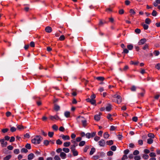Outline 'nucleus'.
I'll return each instance as SVG.
<instances>
[{
	"instance_id": "nucleus-1",
	"label": "nucleus",
	"mask_w": 160,
	"mask_h": 160,
	"mask_svg": "<svg viewBox=\"0 0 160 160\" xmlns=\"http://www.w3.org/2000/svg\"><path fill=\"white\" fill-rule=\"evenodd\" d=\"M42 139V138L40 135L36 136L32 140V143L35 144H39Z\"/></svg>"
},
{
	"instance_id": "nucleus-2",
	"label": "nucleus",
	"mask_w": 160,
	"mask_h": 160,
	"mask_svg": "<svg viewBox=\"0 0 160 160\" xmlns=\"http://www.w3.org/2000/svg\"><path fill=\"white\" fill-rule=\"evenodd\" d=\"M49 118L52 121L54 120H58L60 119V118L57 115H56L54 116L50 115Z\"/></svg>"
},
{
	"instance_id": "nucleus-3",
	"label": "nucleus",
	"mask_w": 160,
	"mask_h": 160,
	"mask_svg": "<svg viewBox=\"0 0 160 160\" xmlns=\"http://www.w3.org/2000/svg\"><path fill=\"white\" fill-rule=\"evenodd\" d=\"M96 132H92L91 133L88 132L87 133L86 135V137L87 138H91L95 136L96 135Z\"/></svg>"
},
{
	"instance_id": "nucleus-4",
	"label": "nucleus",
	"mask_w": 160,
	"mask_h": 160,
	"mask_svg": "<svg viewBox=\"0 0 160 160\" xmlns=\"http://www.w3.org/2000/svg\"><path fill=\"white\" fill-rule=\"evenodd\" d=\"M0 142H1V146L2 147H6L8 144L7 142L5 141L4 139H0Z\"/></svg>"
},
{
	"instance_id": "nucleus-5",
	"label": "nucleus",
	"mask_w": 160,
	"mask_h": 160,
	"mask_svg": "<svg viewBox=\"0 0 160 160\" xmlns=\"http://www.w3.org/2000/svg\"><path fill=\"white\" fill-rule=\"evenodd\" d=\"M98 143L100 147H104L106 145L105 141L104 140L102 139L98 142Z\"/></svg>"
},
{
	"instance_id": "nucleus-6",
	"label": "nucleus",
	"mask_w": 160,
	"mask_h": 160,
	"mask_svg": "<svg viewBox=\"0 0 160 160\" xmlns=\"http://www.w3.org/2000/svg\"><path fill=\"white\" fill-rule=\"evenodd\" d=\"M60 137L61 138L64 140H69L70 138L68 135H64L63 134L60 135Z\"/></svg>"
},
{
	"instance_id": "nucleus-7",
	"label": "nucleus",
	"mask_w": 160,
	"mask_h": 160,
	"mask_svg": "<svg viewBox=\"0 0 160 160\" xmlns=\"http://www.w3.org/2000/svg\"><path fill=\"white\" fill-rule=\"evenodd\" d=\"M86 101L88 102H90L91 104L94 105L95 104L96 102L95 99H91L89 98H88L86 99Z\"/></svg>"
},
{
	"instance_id": "nucleus-8",
	"label": "nucleus",
	"mask_w": 160,
	"mask_h": 160,
	"mask_svg": "<svg viewBox=\"0 0 160 160\" xmlns=\"http://www.w3.org/2000/svg\"><path fill=\"white\" fill-rule=\"evenodd\" d=\"M102 115V113L100 112L99 114L96 115L94 116V119L95 120L97 121H98L100 120V116Z\"/></svg>"
},
{
	"instance_id": "nucleus-9",
	"label": "nucleus",
	"mask_w": 160,
	"mask_h": 160,
	"mask_svg": "<svg viewBox=\"0 0 160 160\" xmlns=\"http://www.w3.org/2000/svg\"><path fill=\"white\" fill-rule=\"evenodd\" d=\"M34 157V155L32 153H31L28 155V160H31Z\"/></svg>"
},
{
	"instance_id": "nucleus-10",
	"label": "nucleus",
	"mask_w": 160,
	"mask_h": 160,
	"mask_svg": "<svg viewBox=\"0 0 160 160\" xmlns=\"http://www.w3.org/2000/svg\"><path fill=\"white\" fill-rule=\"evenodd\" d=\"M147 40L145 38H142L141 39L140 41L138 42V45H141L144 44L146 42Z\"/></svg>"
},
{
	"instance_id": "nucleus-11",
	"label": "nucleus",
	"mask_w": 160,
	"mask_h": 160,
	"mask_svg": "<svg viewBox=\"0 0 160 160\" xmlns=\"http://www.w3.org/2000/svg\"><path fill=\"white\" fill-rule=\"evenodd\" d=\"M45 31L48 33H50L52 31V28L51 27L48 26L46 27Z\"/></svg>"
},
{
	"instance_id": "nucleus-12",
	"label": "nucleus",
	"mask_w": 160,
	"mask_h": 160,
	"mask_svg": "<svg viewBox=\"0 0 160 160\" xmlns=\"http://www.w3.org/2000/svg\"><path fill=\"white\" fill-rule=\"evenodd\" d=\"M60 156L62 159H64L66 158L67 155L66 153L63 152H61L60 153Z\"/></svg>"
},
{
	"instance_id": "nucleus-13",
	"label": "nucleus",
	"mask_w": 160,
	"mask_h": 160,
	"mask_svg": "<svg viewBox=\"0 0 160 160\" xmlns=\"http://www.w3.org/2000/svg\"><path fill=\"white\" fill-rule=\"evenodd\" d=\"M112 108V106L110 104H108L107 106L105 108V109L106 111H110Z\"/></svg>"
},
{
	"instance_id": "nucleus-14",
	"label": "nucleus",
	"mask_w": 160,
	"mask_h": 160,
	"mask_svg": "<svg viewBox=\"0 0 160 160\" xmlns=\"http://www.w3.org/2000/svg\"><path fill=\"white\" fill-rule=\"evenodd\" d=\"M71 151L72 152L74 156H76L78 155V152L76 149Z\"/></svg>"
},
{
	"instance_id": "nucleus-15",
	"label": "nucleus",
	"mask_w": 160,
	"mask_h": 160,
	"mask_svg": "<svg viewBox=\"0 0 160 160\" xmlns=\"http://www.w3.org/2000/svg\"><path fill=\"white\" fill-rule=\"evenodd\" d=\"M117 102L118 103H120L122 102V98L119 95V96H117Z\"/></svg>"
},
{
	"instance_id": "nucleus-16",
	"label": "nucleus",
	"mask_w": 160,
	"mask_h": 160,
	"mask_svg": "<svg viewBox=\"0 0 160 160\" xmlns=\"http://www.w3.org/2000/svg\"><path fill=\"white\" fill-rule=\"evenodd\" d=\"M96 79L97 80L100 81H103L105 78L103 77H98L96 78Z\"/></svg>"
},
{
	"instance_id": "nucleus-17",
	"label": "nucleus",
	"mask_w": 160,
	"mask_h": 160,
	"mask_svg": "<svg viewBox=\"0 0 160 160\" xmlns=\"http://www.w3.org/2000/svg\"><path fill=\"white\" fill-rule=\"evenodd\" d=\"M109 137V135L107 132H105L103 134V137L107 139Z\"/></svg>"
},
{
	"instance_id": "nucleus-18",
	"label": "nucleus",
	"mask_w": 160,
	"mask_h": 160,
	"mask_svg": "<svg viewBox=\"0 0 160 160\" xmlns=\"http://www.w3.org/2000/svg\"><path fill=\"white\" fill-rule=\"evenodd\" d=\"M64 114V116L66 118H69L70 117V112L68 111H66L65 112Z\"/></svg>"
},
{
	"instance_id": "nucleus-19",
	"label": "nucleus",
	"mask_w": 160,
	"mask_h": 160,
	"mask_svg": "<svg viewBox=\"0 0 160 160\" xmlns=\"http://www.w3.org/2000/svg\"><path fill=\"white\" fill-rule=\"evenodd\" d=\"M71 143L70 142H65L63 143V146L65 147H68L70 146Z\"/></svg>"
},
{
	"instance_id": "nucleus-20",
	"label": "nucleus",
	"mask_w": 160,
	"mask_h": 160,
	"mask_svg": "<svg viewBox=\"0 0 160 160\" xmlns=\"http://www.w3.org/2000/svg\"><path fill=\"white\" fill-rule=\"evenodd\" d=\"M60 107L58 105L56 104H55L54 105V109L55 111H59L60 110Z\"/></svg>"
},
{
	"instance_id": "nucleus-21",
	"label": "nucleus",
	"mask_w": 160,
	"mask_h": 160,
	"mask_svg": "<svg viewBox=\"0 0 160 160\" xmlns=\"http://www.w3.org/2000/svg\"><path fill=\"white\" fill-rule=\"evenodd\" d=\"M106 22L105 21H102V20H100L99 21L98 25L99 26H102L103 24L106 23Z\"/></svg>"
},
{
	"instance_id": "nucleus-22",
	"label": "nucleus",
	"mask_w": 160,
	"mask_h": 160,
	"mask_svg": "<svg viewBox=\"0 0 160 160\" xmlns=\"http://www.w3.org/2000/svg\"><path fill=\"white\" fill-rule=\"evenodd\" d=\"M95 151V149L94 148H92L89 154L90 155H92Z\"/></svg>"
},
{
	"instance_id": "nucleus-23",
	"label": "nucleus",
	"mask_w": 160,
	"mask_h": 160,
	"mask_svg": "<svg viewBox=\"0 0 160 160\" xmlns=\"http://www.w3.org/2000/svg\"><path fill=\"white\" fill-rule=\"evenodd\" d=\"M106 144L108 145H111L113 144V141L112 140L108 141L106 142Z\"/></svg>"
},
{
	"instance_id": "nucleus-24",
	"label": "nucleus",
	"mask_w": 160,
	"mask_h": 160,
	"mask_svg": "<svg viewBox=\"0 0 160 160\" xmlns=\"http://www.w3.org/2000/svg\"><path fill=\"white\" fill-rule=\"evenodd\" d=\"M78 145L77 144L71 145L70 146L71 150L72 151L74 150H75V148Z\"/></svg>"
},
{
	"instance_id": "nucleus-25",
	"label": "nucleus",
	"mask_w": 160,
	"mask_h": 160,
	"mask_svg": "<svg viewBox=\"0 0 160 160\" xmlns=\"http://www.w3.org/2000/svg\"><path fill=\"white\" fill-rule=\"evenodd\" d=\"M153 142V140L151 138H149L147 139V143L149 144H151Z\"/></svg>"
},
{
	"instance_id": "nucleus-26",
	"label": "nucleus",
	"mask_w": 160,
	"mask_h": 160,
	"mask_svg": "<svg viewBox=\"0 0 160 160\" xmlns=\"http://www.w3.org/2000/svg\"><path fill=\"white\" fill-rule=\"evenodd\" d=\"M12 157L11 155H8L3 158V160H9Z\"/></svg>"
},
{
	"instance_id": "nucleus-27",
	"label": "nucleus",
	"mask_w": 160,
	"mask_h": 160,
	"mask_svg": "<svg viewBox=\"0 0 160 160\" xmlns=\"http://www.w3.org/2000/svg\"><path fill=\"white\" fill-rule=\"evenodd\" d=\"M151 22V20L149 18H147L145 20L146 23L149 24Z\"/></svg>"
},
{
	"instance_id": "nucleus-28",
	"label": "nucleus",
	"mask_w": 160,
	"mask_h": 160,
	"mask_svg": "<svg viewBox=\"0 0 160 160\" xmlns=\"http://www.w3.org/2000/svg\"><path fill=\"white\" fill-rule=\"evenodd\" d=\"M85 141H82L80 142L79 144V146L80 147H82L85 144Z\"/></svg>"
},
{
	"instance_id": "nucleus-29",
	"label": "nucleus",
	"mask_w": 160,
	"mask_h": 160,
	"mask_svg": "<svg viewBox=\"0 0 160 160\" xmlns=\"http://www.w3.org/2000/svg\"><path fill=\"white\" fill-rule=\"evenodd\" d=\"M62 150L66 153H68L70 151V150L68 148H62Z\"/></svg>"
},
{
	"instance_id": "nucleus-30",
	"label": "nucleus",
	"mask_w": 160,
	"mask_h": 160,
	"mask_svg": "<svg viewBox=\"0 0 160 160\" xmlns=\"http://www.w3.org/2000/svg\"><path fill=\"white\" fill-rule=\"evenodd\" d=\"M139 63V62L138 61L134 62L133 61H131L130 62V63L131 64H133L134 65H137Z\"/></svg>"
},
{
	"instance_id": "nucleus-31",
	"label": "nucleus",
	"mask_w": 160,
	"mask_h": 160,
	"mask_svg": "<svg viewBox=\"0 0 160 160\" xmlns=\"http://www.w3.org/2000/svg\"><path fill=\"white\" fill-rule=\"evenodd\" d=\"M129 12L131 14V15H134L136 13L135 11L132 9H130Z\"/></svg>"
},
{
	"instance_id": "nucleus-32",
	"label": "nucleus",
	"mask_w": 160,
	"mask_h": 160,
	"mask_svg": "<svg viewBox=\"0 0 160 160\" xmlns=\"http://www.w3.org/2000/svg\"><path fill=\"white\" fill-rule=\"evenodd\" d=\"M82 122L83 126L84 127H85L87 125V121L86 120H82Z\"/></svg>"
},
{
	"instance_id": "nucleus-33",
	"label": "nucleus",
	"mask_w": 160,
	"mask_h": 160,
	"mask_svg": "<svg viewBox=\"0 0 160 160\" xmlns=\"http://www.w3.org/2000/svg\"><path fill=\"white\" fill-rule=\"evenodd\" d=\"M111 117V114L110 113H108L107 116V118H108V119L112 121V118Z\"/></svg>"
},
{
	"instance_id": "nucleus-34",
	"label": "nucleus",
	"mask_w": 160,
	"mask_h": 160,
	"mask_svg": "<svg viewBox=\"0 0 160 160\" xmlns=\"http://www.w3.org/2000/svg\"><path fill=\"white\" fill-rule=\"evenodd\" d=\"M52 128L53 130L57 131L58 130V127L56 124H54L52 126Z\"/></svg>"
},
{
	"instance_id": "nucleus-35",
	"label": "nucleus",
	"mask_w": 160,
	"mask_h": 160,
	"mask_svg": "<svg viewBox=\"0 0 160 160\" xmlns=\"http://www.w3.org/2000/svg\"><path fill=\"white\" fill-rule=\"evenodd\" d=\"M56 143L58 145H61L62 142L59 139H58L56 141Z\"/></svg>"
},
{
	"instance_id": "nucleus-36",
	"label": "nucleus",
	"mask_w": 160,
	"mask_h": 160,
	"mask_svg": "<svg viewBox=\"0 0 160 160\" xmlns=\"http://www.w3.org/2000/svg\"><path fill=\"white\" fill-rule=\"evenodd\" d=\"M148 136L151 138H154V134L152 133H149L148 134Z\"/></svg>"
},
{
	"instance_id": "nucleus-37",
	"label": "nucleus",
	"mask_w": 160,
	"mask_h": 160,
	"mask_svg": "<svg viewBox=\"0 0 160 160\" xmlns=\"http://www.w3.org/2000/svg\"><path fill=\"white\" fill-rule=\"evenodd\" d=\"M157 11L155 10H153L152 13V15L153 16H156L157 15Z\"/></svg>"
},
{
	"instance_id": "nucleus-38",
	"label": "nucleus",
	"mask_w": 160,
	"mask_h": 160,
	"mask_svg": "<svg viewBox=\"0 0 160 160\" xmlns=\"http://www.w3.org/2000/svg\"><path fill=\"white\" fill-rule=\"evenodd\" d=\"M21 152H24L26 153L28 152V150L26 148H23L21 149Z\"/></svg>"
},
{
	"instance_id": "nucleus-39",
	"label": "nucleus",
	"mask_w": 160,
	"mask_h": 160,
	"mask_svg": "<svg viewBox=\"0 0 160 160\" xmlns=\"http://www.w3.org/2000/svg\"><path fill=\"white\" fill-rule=\"evenodd\" d=\"M142 158L145 160L148 159L149 158V156L147 154H144L142 156Z\"/></svg>"
},
{
	"instance_id": "nucleus-40",
	"label": "nucleus",
	"mask_w": 160,
	"mask_h": 160,
	"mask_svg": "<svg viewBox=\"0 0 160 160\" xmlns=\"http://www.w3.org/2000/svg\"><path fill=\"white\" fill-rule=\"evenodd\" d=\"M65 39V37L64 35H62L60 36L59 38V40L60 41H63Z\"/></svg>"
},
{
	"instance_id": "nucleus-41",
	"label": "nucleus",
	"mask_w": 160,
	"mask_h": 160,
	"mask_svg": "<svg viewBox=\"0 0 160 160\" xmlns=\"http://www.w3.org/2000/svg\"><path fill=\"white\" fill-rule=\"evenodd\" d=\"M17 128L19 130H22L24 129L22 125H17Z\"/></svg>"
},
{
	"instance_id": "nucleus-42",
	"label": "nucleus",
	"mask_w": 160,
	"mask_h": 160,
	"mask_svg": "<svg viewBox=\"0 0 160 160\" xmlns=\"http://www.w3.org/2000/svg\"><path fill=\"white\" fill-rule=\"evenodd\" d=\"M25 147L28 149H30L31 148V146L30 144L27 143Z\"/></svg>"
},
{
	"instance_id": "nucleus-43",
	"label": "nucleus",
	"mask_w": 160,
	"mask_h": 160,
	"mask_svg": "<svg viewBox=\"0 0 160 160\" xmlns=\"http://www.w3.org/2000/svg\"><path fill=\"white\" fill-rule=\"evenodd\" d=\"M141 157L140 156H136L134 157V159L135 160H140L141 159Z\"/></svg>"
},
{
	"instance_id": "nucleus-44",
	"label": "nucleus",
	"mask_w": 160,
	"mask_h": 160,
	"mask_svg": "<svg viewBox=\"0 0 160 160\" xmlns=\"http://www.w3.org/2000/svg\"><path fill=\"white\" fill-rule=\"evenodd\" d=\"M139 153V151L138 150H135L133 152V155H138Z\"/></svg>"
},
{
	"instance_id": "nucleus-45",
	"label": "nucleus",
	"mask_w": 160,
	"mask_h": 160,
	"mask_svg": "<svg viewBox=\"0 0 160 160\" xmlns=\"http://www.w3.org/2000/svg\"><path fill=\"white\" fill-rule=\"evenodd\" d=\"M127 48L129 50H131L133 48V46L132 44L128 45L127 46Z\"/></svg>"
},
{
	"instance_id": "nucleus-46",
	"label": "nucleus",
	"mask_w": 160,
	"mask_h": 160,
	"mask_svg": "<svg viewBox=\"0 0 160 160\" xmlns=\"http://www.w3.org/2000/svg\"><path fill=\"white\" fill-rule=\"evenodd\" d=\"M136 88L134 86H132L130 88V89L132 91H135L136 90Z\"/></svg>"
},
{
	"instance_id": "nucleus-47",
	"label": "nucleus",
	"mask_w": 160,
	"mask_h": 160,
	"mask_svg": "<svg viewBox=\"0 0 160 160\" xmlns=\"http://www.w3.org/2000/svg\"><path fill=\"white\" fill-rule=\"evenodd\" d=\"M149 156L151 157H155L156 156V154L155 153L153 152H151L149 154Z\"/></svg>"
},
{
	"instance_id": "nucleus-48",
	"label": "nucleus",
	"mask_w": 160,
	"mask_h": 160,
	"mask_svg": "<svg viewBox=\"0 0 160 160\" xmlns=\"http://www.w3.org/2000/svg\"><path fill=\"white\" fill-rule=\"evenodd\" d=\"M111 149L112 150L114 151H116V147L115 146H112L111 147Z\"/></svg>"
},
{
	"instance_id": "nucleus-49",
	"label": "nucleus",
	"mask_w": 160,
	"mask_h": 160,
	"mask_svg": "<svg viewBox=\"0 0 160 160\" xmlns=\"http://www.w3.org/2000/svg\"><path fill=\"white\" fill-rule=\"evenodd\" d=\"M141 30L140 29L137 28L135 29V32L136 33L139 34L141 32Z\"/></svg>"
},
{
	"instance_id": "nucleus-50",
	"label": "nucleus",
	"mask_w": 160,
	"mask_h": 160,
	"mask_svg": "<svg viewBox=\"0 0 160 160\" xmlns=\"http://www.w3.org/2000/svg\"><path fill=\"white\" fill-rule=\"evenodd\" d=\"M44 144L46 146H48L49 143V141L48 140H45L44 141Z\"/></svg>"
},
{
	"instance_id": "nucleus-51",
	"label": "nucleus",
	"mask_w": 160,
	"mask_h": 160,
	"mask_svg": "<svg viewBox=\"0 0 160 160\" xmlns=\"http://www.w3.org/2000/svg\"><path fill=\"white\" fill-rule=\"evenodd\" d=\"M116 127L114 126H111L110 127V130L114 131L116 130Z\"/></svg>"
},
{
	"instance_id": "nucleus-52",
	"label": "nucleus",
	"mask_w": 160,
	"mask_h": 160,
	"mask_svg": "<svg viewBox=\"0 0 160 160\" xmlns=\"http://www.w3.org/2000/svg\"><path fill=\"white\" fill-rule=\"evenodd\" d=\"M13 152L15 154H18L19 153V149H15L14 150Z\"/></svg>"
},
{
	"instance_id": "nucleus-53",
	"label": "nucleus",
	"mask_w": 160,
	"mask_h": 160,
	"mask_svg": "<svg viewBox=\"0 0 160 160\" xmlns=\"http://www.w3.org/2000/svg\"><path fill=\"white\" fill-rule=\"evenodd\" d=\"M53 134L54 133L53 132H49L48 133V135L50 138L52 137Z\"/></svg>"
},
{
	"instance_id": "nucleus-54",
	"label": "nucleus",
	"mask_w": 160,
	"mask_h": 160,
	"mask_svg": "<svg viewBox=\"0 0 160 160\" xmlns=\"http://www.w3.org/2000/svg\"><path fill=\"white\" fill-rule=\"evenodd\" d=\"M142 26L145 30H147L148 28V26L147 24H144Z\"/></svg>"
},
{
	"instance_id": "nucleus-55",
	"label": "nucleus",
	"mask_w": 160,
	"mask_h": 160,
	"mask_svg": "<svg viewBox=\"0 0 160 160\" xmlns=\"http://www.w3.org/2000/svg\"><path fill=\"white\" fill-rule=\"evenodd\" d=\"M154 54H155L156 56L158 55L159 54V52L158 51L155 50L154 52Z\"/></svg>"
},
{
	"instance_id": "nucleus-56",
	"label": "nucleus",
	"mask_w": 160,
	"mask_h": 160,
	"mask_svg": "<svg viewBox=\"0 0 160 160\" xmlns=\"http://www.w3.org/2000/svg\"><path fill=\"white\" fill-rule=\"evenodd\" d=\"M113 154V152L111 151H108L107 153V155L108 156H112Z\"/></svg>"
},
{
	"instance_id": "nucleus-57",
	"label": "nucleus",
	"mask_w": 160,
	"mask_h": 160,
	"mask_svg": "<svg viewBox=\"0 0 160 160\" xmlns=\"http://www.w3.org/2000/svg\"><path fill=\"white\" fill-rule=\"evenodd\" d=\"M89 148V147L88 146H86L84 148V152H86L88 150Z\"/></svg>"
},
{
	"instance_id": "nucleus-58",
	"label": "nucleus",
	"mask_w": 160,
	"mask_h": 160,
	"mask_svg": "<svg viewBox=\"0 0 160 160\" xmlns=\"http://www.w3.org/2000/svg\"><path fill=\"white\" fill-rule=\"evenodd\" d=\"M128 157L127 155H124L123 156V157L121 159L122 160H125V159H127L128 158Z\"/></svg>"
},
{
	"instance_id": "nucleus-59",
	"label": "nucleus",
	"mask_w": 160,
	"mask_h": 160,
	"mask_svg": "<svg viewBox=\"0 0 160 160\" xmlns=\"http://www.w3.org/2000/svg\"><path fill=\"white\" fill-rule=\"evenodd\" d=\"M55 160H60L61 159L59 157L58 155H56L54 158Z\"/></svg>"
},
{
	"instance_id": "nucleus-60",
	"label": "nucleus",
	"mask_w": 160,
	"mask_h": 160,
	"mask_svg": "<svg viewBox=\"0 0 160 160\" xmlns=\"http://www.w3.org/2000/svg\"><path fill=\"white\" fill-rule=\"evenodd\" d=\"M129 152V150L128 149H127L124 151V153L125 155H127Z\"/></svg>"
},
{
	"instance_id": "nucleus-61",
	"label": "nucleus",
	"mask_w": 160,
	"mask_h": 160,
	"mask_svg": "<svg viewBox=\"0 0 160 160\" xmlns=\"http://www.w3.org/2000/svg\"><path fill=\"white\" fill-rule=\"evenodd\" d=\"M16 129L14 127H12L10 128V130L12 132H14L16 131Z\"/></svg>"
},
{
	"instance_id": "nucleus-62",
	"label": "nucleus",
	"mask_w": 160,
	"mask_h": 160,
	"mask_svg": "<svg viewBox=\"0 0 160 160\" xmlns=\"http://www.w3.org/2000/svg\"><path fill=\"white\" fill-rule=\"evenodd\" d=\"M128 68H129L128 67L127 65H126L124 67L123 69V71H126L128 69Z\"/></svg>"
},
{
	"instance_id": "nucleus-63",
	"label": "nucleus",
	"mask_w": 160,
	"mask_h": 160,
	"mask_svg": "<svg viewBox=\"0 0 160 160\" xmlns=\"http://www.w3.org/2000/svg\"><path fill=\"white\" fill-rule=\"evenodd\" d=\"M30 46L32 47H35V43L33 42H31L30 43Z\"/></svg>"
},
{
	"instance_id": "nucleus-64",
	"label": "nucleus",
	"mask_w": 160,
	"mask_h": 160,
	"mask_svg": "<svg viewBox=\"0 0 160 160\" xmlns=\"http://www.w3.org/2000/svg\"><path fill=\"white\" fill-rule=\"evenodd\" d=\"M156 68L158 69H160V63H158V64H157L156 66H155Z\"/></svg>"
}]
</instances>
